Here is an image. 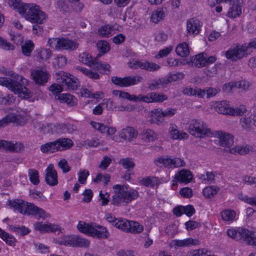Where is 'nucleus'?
Returning <instances> with one entry per match:
<instances>
[{
  "instance_id": "f257e3e1",
  "label": "nucleus",
  "mask_w": 256,
  "mask_h": 256,
  "mask_svg": "<svg viewBox=\"0 0 256 256\" xmlns=\"http://www.w3.org/2000/svg\"><path fill=\"white\" fill-rule=\"evenodd\" d=\"M6 74L15 80L0 77V85L8 88L22 98L28 99L32 97V93L26 87V86L28 84V80L27 79L21 76L16 74L12 71L8 72Z\"/></svg>"
},
{
  "instance_id": "f03ea898",
  "label": "nucleus",
  "mask_w": 256,
  "mask_h": 256,
  "mask_svg": "<svg viewBox=\"0 0 256 256\" xmlns=\"http://www.w3.org/2000/svg\"><path fill=\"white\" fill-rule=\"evenodd\" d=\"M112 188L114 190V194L112 197L110 203L114 206H125L138 196L137 190L128 189L125 185L115 184Z\"/></svg>"
},
{
  "instance_id": "7ed1b4c3",
  "label": "nucleus",
  "mask_w": 256,
  "mask_h": 256,
  "mask_svg": "<svg viewBox=\"0 0 256 256\" xmlns=\"http://www.w3.org/2000/svg\"><path fill=\"white\" fill-rule=\"evenodd\" d=\"M112 188L114 190V194L112 197L110 203L114 206H125L138 196L137 190L128 189L125 185L115 184Z\"/></svg>"
},
{
  "instance_id": "20e7f679",
  "label": "nucleus",
  "mask_w": 256,
  "mask_h": 256,
  "mask_svg": "<svg viewBox=\"0 0 256 256\" xmlns=\"http://www.w3.org/2000/svg\"><path fill=\"white\" fill-rule=\"evenodd\" d=\"M7 204L24 214L38 216L39 218H46L50 216L43 209L34 204L26 202L22 200H8Z\"/></svg>"
},
{
  "instance_id": "39448f33",
  "label": "nucleus",
  "mask_w": 256,
  "mask_h": 256,
  "mask_svg": "<svg viewBox=\"0 0 256 256\" xmlns=\"http://www.w3.org/2000/svg\"><path fill=\"white\" fill-rule=\"evenodd\" d=\"M77 228L80 232L94 238H107L109 236V232L106 228L96 223L88 224L80 221Z\"/></svg>"
},
{
  "instance_id": "423d86ee",
  "label": "nucleus",
  "mask_w": 256,
  "mask_h": 256,
  "mask_svg": "<svg viewBox=\"0 0 256 256\" xmlns=\"http://www.w3.org/2000/svg\"><path fill=\"white\" fill-rule=\"evenodd\" d=\"M227 234L233 239L244 240L248 244L256 246V234L248 229L242 228L228 229Z\"/></svg>"
},
{
  "instance_id": "0eeeda50",
  "label": "nucleus",
  "mask_w": 256,
  "mask_h": 256,
  "mask_svg": "<svg viewBox=\"0 0 256 256\" xmlns=\"http://www.w3.org/2000/svg\"><path fill=\"white\" fill-rule=\"evenodd\" d=\"M228 2L230 7L227 13V16L231 18H235L242 14V8L243 4L242 0H211L210 5L214 7L220 2Z\"/></svg>"
},
{
  "instance_id": "6e6552de",
  "label": "nucleus",
  "mask_w": 256,
  "mask_h": 256,
  "mask_svg": "<svg viewBox=\"0 0 256 256\" xmlns=\"http://www.w3.org/2000/svg\"><path fill=\"white\" fill-rule=\"evenodd\" d=\"M49 46L56 50H76L79 44L76 42L64 38H52L48 40Z\"/></svg>"
},
{
  "instance_id": "1a4fd4ad",
  "label": "nucleus",
  "mask_w": 256,
  "mask_h": 256,
  "mask_svg": "<svg viewBox=\"0 0 256 256\" xmlns=\"http://www.w3.org/2000/svg\"><path fill=\"white\" fill-rule=\"evenodd\" d=\"M188 132L192 136L200 138L208 136L211 133L210 130L204 122L196 120H191Z\"/></svg>"
},
{
  "instance_id": "9d476101",
  "label": "nucleus",
  "mask_w": 256,
  "mask_h": 256,
  "mask_svg": "<svg viewBox=\"0 0 256 256\" xmlns=\"http://www.w3.org/2000/svg\"><path fill=\"white\" fill-rule=\"evenodd\" d=\"M248 46L246 44H236L231 46L225 52L226 58L233 62H236L248 55Z\"/></svg>"
},
{
  "instance_id": "9b49d317",
  "label": "nucleus",
  "mask_w": 256,
  "mask_h": 256,
  "mask_svg": "<svg viewBox=\"0 0 256 256\" xmlns=\"http://www.w3.org/2000/svg\"><path fill=\"white\" fill-rule=\"evenodd\" d=\"M58 243L61 245L66 246L82 248H88L90 244L88 240L76 235L66 236L60 240Z\"/></svg>"
},
{
  "instance_id": "f8f14e48",
  "label": "nucleus",
  "mask_w": 256,
  "mask_h": 256,
  "mask_svg": "<svg viewBox=\"0 0 256 256\" xmlns=\"http://www.w3.org/2000/svg\"><path fill=\"white\" fill-rule=\"evenodd\" d=\"M143 78L142 76L136 75L132 76H126L122 78L117 76L112 78V82L116 85L121 87H128L136 85L142 82Z\"/></svg>"
},
{
  "instance_id": "ddd939ff",
  "label": "nucleus",
  "mask_w": 256,
  "mask_h": 256,
  "mask_svg": "<svg viewBox=\"0 0 256 256\" xmlns=\"http://www.w3.org/2000/svg\"><path fill=\"white\" fill-rule=\"evenodd\" d=\"M58 74L60 78V82L65 85L69 90H75L78 88V81L77 78L70 74L68 76L64 72H59Z\"/></svg>"
},
{
  "instance_id": "4468645a",
  "label": "nucleus",
  "mask_w": 256,
  "mask_h": 256,
  "mask_svg": "<svg viewBox=\"0 0 256 256\" xmlns=\"http://www.w3.org/2000/svg\"><path fill=\"white\" fill-rule=\"evenodd\" d=\"M31 76L36 84L42 86L46 83L50 78V74L47 70L42 68L32 70L31 72Z\"/></svg>"
},
{
  "instance_id": "2eb2a0df",
  "label": "nucleus",
  "mask_w": 256,
  "mask_h": 256,
  "mask_svg": "<svg viewBox=\"0 0 256 256\" xmlns=\"http://www.w3.org/2000/svg\"><path fill=\"white\" fill-rule=\"evenodd\" d=\"M215 136L219 138L220 145L222 146L225 147L224 150L232 148L231 146L234 143V137L230 134L226 133L222 131H216Z\"/></svg>"
},
{
  "instance_id": "dca6fc26",
  "label": "nucleus",
  "mask_w": 256,
  "mask_h": 256,
  "mask_svg": "<svg viewBox=\"0 0 256 256\" xmlns=\"http://www.w3.org/2000/svg\"><path fill=\"white\" fill-rule=\"evenodd\" d=\"M240 124L244 130L250 131L252 126H256V114H251L242 117L240 119Z\"/></svg>"
},
{
  "instance_id": "f3484780",
  "label": "nucleus",
  "mask_w": 256,
  "mask_h": 256,
  "mask_svg": "<svg viewBox=\"0 0 256 256\" xmlns=\"http://www.w3.org/2000/svg\"><path fill=\"white\" fill-rule=\"evenodd\" d=\"M45 180L50 186H54L58 184L57 172L52 164H49L46 170Z\"/></svg>"
},
{
  "instance_id": "a211bd4d",
  "label": "nucleus",
  "mask_w": 256,
  "mask_h": 256,
  "mask_svg": "<svg viewBox=\"0 0 256 256\" xmlns=\"http://www.w3.org/2000/svg\"><path fill=\"white\" fill-rule=\"evenodd\" d=\"M202 27V23L200 20L196 18H191L188 20L186 24V31L188 34H198Z\"/></svg>"
},
{
  "instance_id": "6ab92c4d",
  "label": "nucleus",
  "mask_w": 256,
  "mask_h": 256,
  "mask_svg": "<svg viewBox=\"0 0 256 256\" xmlns=\"http://www.w3.org/2000/svg\"><path fill=\"white\" fill-rule=\"evenodd\" d=\"M40 6L36 4H26L22 12L21 15L26 20L31 22L34 18V14L38 12V10Z\"/></svg>"
},
{
  "instance_id": "aec40b11",
  "label": "nucleus",
  "mask_w": 256,
  "mask_h": 256,
  "mask_svg": "<svg viewBox=\"0 0 256 256\" xmlns=\"http://www.w3.org/2000/svg\"><path fill=\"white\" fill-rule=\"evenodd\" d=\"M40 6L36 4H26L22 12L21 15L26 20L31 22L34 18V14L38 12V10Z\"/></svg>"
},
{
  "instance_id": "412c9836",
  "label": "nucleus",
  "mask_w": 256,
  "mask_h": 256,
  "mask_svg": "<svg viewBox=\"0 0 256 256\" xmlns=\"http://www.w3.org/2000/svg\"><path fill=\"white\" fill-rule=\"evenodd\" d=\"M148 117L150 124L160 125L164 122L162 110L160 108L152 110L148 112Z\"/></svg>"
},
{
  "instance_id": "4be33fe9",
  "label": "nucleus",
  "mask_w": 256,
  "mask_h": 256,
  "mask_svg": "<svg viewBox=\"0 0 256 256\" xmlns=\"http://www.w3.org/2000/svg\"><path fill=\"white\" fill-rule=\"evenodd\" d=\"M170 138L173 140H182L187 139L188 135L185 132L179 131L178 126L174 124H171L169 128Z\"/></svg>"
},
{
  "instance_id": "5701e85b",
  "label": "nucleus",
  "mask_w": 256,
  "mask_h": 256,
  "mask_svg": "<svg viewBox=\"0 0 256 256\" xmlns=\"http://www.w3.org/2000/svg\"><path fill=\"white\" fill-rule=\"evenodd\" d=\"M174 178L180 183L188 184L192 178V174L190 170L182 169L175 174Z\"/></svg>"
},
{
  "instance_id": "b1692460",
  "label": "nucleus",
  "mask_w": 256,
  "mask_h": 256,
  "mask_svg": "<svg viewBox=\"0 0 256 256\" xmlns=\"http://www.w3.org/2000/svg\"><path fill=\"white\" fill-rule=\"evenodd\" d=\"M56 100L62 103H66L69 106H74L77 105L76 98L69 94H61L56 96Z\"/></svg>"
},
{
  "instance_id": "393cba45",
  "label": "nucleus",
  "mask_w": 256,
  "mask_h": 256,
  "mask_svg": "<svg viewBox=\"0 0 256 256\" xmlns=\"http://www.w3.org/2000/svg\"><path fill=\"white\" fill-rule=\"evenodd\" d=\"M197 244V240L190 238L184 240H174L172 241L170 244L174 248H178L180 247H186L196 245Z\"/></svg>"
},
{
  "instance_id": "a878e982",
  "label": "nucleus",
  "mask_w": 256,
  "mask_h": 256,
  "mask_svg": "<svg viewBox=\"0 0 256 256\" xmlns=\"http://www.w3.org/2000/svg\"><path fill=\"white\" fill-rule=\"evenodd\" d=\"M137 135V131L133 128L130 126L124 128L120 132V136L121 138L129 141H131L134 138H136Z\"/></svg>"
},
{
  "instance_id": "bb28decb",
  "label": "nucleus",
  "mask_w": 256,
  "mask_h": 256,
  "mask_svg": "<svg viewBox=\"0 0 256 256\" xmlns=\"http://www.w3.org/2000/svg\"><path fill=\"white\" fill-rule=\"evenodd\" d=\"M58 151L70 149L73 145L72 141L68 138H60L55 140Z\"/></svg>"
},
{
  "instance_id": "cd10ccee",
  "label": "nucleus",
  "mask_w": 256,
  "mask_h": 256,
  "mask_svg": "<svg viewBox=\"0 0 256 256\" xmlns=\"http://www.w3.org/2000/svg\"><path fill=\"white\" fill-rule=\"evenodd\" d=\"M227 152H228L232 154H240L241 155L246 154L249 152H252L253 148L250 145L246 146H236L229 150H226Z\"/></svg>"
},
{
  "instance_id": "c85d7f7f",
  "label": "nucleus",
  "mask_w": 256,
  "mask_h": 256,
  "mask_svg": "<svg viewBox=\"0 0 256 256\" xmlns=\"http://www.w3.org/2000/svg\"><path fill=\"white\" fill-rule=\"evenodd\" d=\"M216 110L219 114L229 115L230 106L229 102L227 100H222L216 102L214 106Z\"/></svg>"
},
{
  "instance_id": "c756f323",
  "label": "nucleus",
  "mask_w": 256,
  "mask_h": 256,
  "mask_svg": "<svg viewBox=\"0 0 256 256\" xmlns=\"http://www.w3.org/2000/svg\"><path fill=\"white\" fill-rule=\"evenodd\" d=\"M138 182L142 186L150 188L158 186L160 183L158 178L156 176L142 178L139 179Z\"/></svg>"
},
{
  "instance_id": "7c9ffc66",
  "label": "nucleus",
  "mask_w": 256,
  "mask_h": 256,
  "mask_svg": "<svg viewBox=\"0 0 256 256\" xmlns=\"http://www.w3.org/2000/svg\"><path fill=\"white\" fill-rule=\"evenodd\" d=\"M168 84L166 78H162L151 80L148 84V88L150 90L158 89Z\"/></svg>"
},
{
  "instance_id": "2f4dec72",
  "label": "nucleus",
  "mask_w": 256,
  "mask_h": 256,
  "mask_svg": "<svg viewBox=\"0 0 256 256\" xmlns=\"http://www.w3.org/2000/svg\"><path fill=\"white\" fill-rule=\"evenodd\" d=\"M182 92L184 94L198 96L199 98H203L205 96V92L202 90L196 87L195 88L186 87L182 90Z\"/></svg>"
},
{
  "instance_id": "473e14b6",
  "label": "nucleus",
  "mask_w": 256,
  "mask_h": 256,
  "mask_svg": "<svg viewBox=\"0 0 256 256\" xmlns=\"http://www.w3.org/2000/svg\"><path fill=\"white\" fill-rule=\"evenodd\" d=\"M130 221L126 219L119 218L114 224V226L122 231L128 232L130 226Z\"/></svg>"
},
{
  "instance_id": "72a5a7b5",
  "label": "nucleus",
  "mask_w": 256,
  "mask_h": 256,
  "mask_svg": "<svg viewBox=\"0 0 256 256\" xmlns=\"http://www.w3.org/2000/svg\"><path fill=\"white\" fill-rule=\"evenodd\" d=\"M176 52L178 56L181 57H186L188 56L190 50L187 43L183 42L178 44L176 48Z\"/></svg>"
},
{
  "instance_id": "f704fd0d",
  "label": "nucleus",
  "mask_w": 256,
  "mask_h": 256,
  "mask_svg": "<svg viewBox=\"0 0 256 256\" xmlns=\"http://www.w3.org/2000/svg\"><path fill=\"white\" fill-rule=\"evenodd\" d=\"M34 18H33L30 22L37 24H42L44 23L47 19L46 14L43 12L40 6L38 10V12H36L34 16Z\"/></svg>"
},
{
  "instance_id": "c9c22d12",
  "label": "nucleus",
  "mask_w": 256,
  "mask_h": 256,
  "mask_svg": "<svg viewBox=\"0 0 256 256\" xmlns=\"http://www.w3.org/2000/svg\"><path fill=\"white\" fill-rule=\"evenodd\" d=\"M34 229L40 232H54L55 226L52 224H44L40 222H36L34 224Z\"/></svg>"
},
{
  "instance_id": "e433bc0d",
  "label": "nucleus",
  "mask_w": 256,
  "mask_h": 256,
  "mask_svg": "<svg viewBox=\"0 0 256 256\" xmlns=\"http://www.w3.org/2000/svg\"><path fill=\"white\" fill-rule=\"evenodd\" d=\"M165 16V12L162 8H157L152 14L150 20L155 24H158L162 20Z\"/></svg>"
},
{
  "instance_id": "4c0bfd02",
  "label": "nucleus",
  "mask_w": 256,
  "mask_h": 256,
  "mask_svg": "<svg viewBox=\"0 0 256 256\" xmlns=\"http://www.w3.org/2000/svg\"><path fill=\"white\" fill-rule=\"evenodd\" d=\"M156 132L150 129L144 130L142 132V138L147 142H153L157 138Z\"/></svg>"
},
{
  "instance_id": "58836bf2",
  "label": "nucleus",
  "mask_w": 256,
  "mask_h": 256,
  "mask_svg": "<svg viewBox=\"0 0 256 256\" xmlns=\"http://www.w3.org/2000/svg\"><path fill=\"white\" fill-rule=\"evenodd\" d=\"M0 238L4 240L6 244L11 246H15L16 238L12 235L2 230L0 228Z\"/></svg>"
},
{
  "instance_id": "ea45409f",
  "label": "nucleus",
  "mask_w": 256,
  "mask_h": 256,
  "mask_svg": "<svg viewBox=\"0 0 256 256\" xmlns=\"http://www.w3.org/2000/svg\"><path fill=\"white\" fill-rule=\"evenodd\" d=\"M221 216L224 221L232 222L236 219V212L230 209L226 210L221 212Z\"/></svg>"
},
{
  "instance_id": "a19ab883",
  "label": "nucleus",
  "mask_w": 256,
  "mask_h": 256,
  "mask_svg": "<svg viewBox=\"0 0 256 256\" xmlns=\"http://www.w3.org/2000/svg\"><path fill=\"white\" fill-rule=\"evenodd\" d=\"M229 115L232 116H242L247 112L246 108L244 105L240 104L235 108L230 107Z\"/></svg>"
},
{
  "instance_id": "79ce46f5",
  "label": "nucleus",
  "mask_w": 256,
  "mask_h": 256,
  "mask_svg": "<svg viewBox=\"0 0 256 256\" xmlns=\"http://www.w3.org/2000/svg\"><path fill=\"white\" fill-rule=\"evenodd\" d=\"M76 70L80 72L82 74L90 78L96 80L100 78V75L97 72H93L92 70L87 69L86 68H82L80 66H76Z\"/></svg>"
},
{
  "instance_id": "37998d69",
  "label": "nucleus",
  "mask_w": 256,
  "mask_h": 256,
  "mask_svg": "<svg viewBox=\"0 0 256 256\" xmlns=\"http://www.w3.org/2000/svg\"><path fill=\"white\" fill-rule=\"evenodd\" d=\"M40 149L43 153H54L58 152L55 141L42 145Z\"/></svg>"
},
{
  "instance_id": "c03bdc74",
  "label": "nucleus",
  "mask_w": 256,
  "mask_h": 256,
  "mask_svg": "<svg viewBox=\"0 0 256 256\" xmlns=\"http://www.w3.org/2000/svg\"><path fill=\"white\" fill-rule=\"evenodd\" d=\"M114 30V26L106 25L99 28L98 33L102 37H109L112 34Z\"/></svg>"
},
{
  "instance_id": "a18cd8bd",
  "label": "nucleus",
  "mask_w": 256,
  "mask_h": 256,
  "mask_svg": "<svg viewBox=\"0 0 256 256\" xmlns=\"http://www.w3.org/2000/svg\"><path fill=\"white\" fill-rule=\"evenodd\" d=\"M79 61L92 68L94 64V58L87 52H83L80 54Z\"/></svg>"
},
{
  "instance_id": "49530a36",
  "label": "nucleus",
  "mask_w": 256,
  "mask_h": 256,
  "mask_svg": "<svg viewBox=\"0 0 256 256\" xmlns=\"http://www.w3.org/2000/svg\"><path fill=\"white\" fill-rule=\"evenodd\" d=\"M8 4L10 6L13 8L14 9H17L21 14L26 4H24L20 0H8Z\"/></svg>"
},
{
  "instance_id": "de8ad7c7",
  "label": "nucleus",
  "mask_w": 256,
  "mask_h": 256,
  "mask_svg": "<svg viewBox=\"0 0 256 256\" xmlns=\"http://www.w3.org/2000/svg\"><path fill=\"white\" fill-rule=\"evenodd\" d=\"M220 188L215 186H210L205 188L203 189L202 193L206 198H210L216 195Z\"/></svg>"
},
{
  "instance_id": "09e8293b",
  "label": "nucleus",
  "mask_w": 256,
  "mask_h": 256,
  "mask_svg": "<svg viewBox=\"0 0 256 256\" xmlns=\"http://www.w3.org/2000/svg\"><path fill=\"white\" fill-rule=\"evenodd\" d=\"M8 228L10 230L16 232L21 236L26 235L30 232L29 229L24 226L10 225Z\"/></svg>"
},
{
  "instance_id": "8fccbe9b",
  "label": "nucleus",
  "mask_w": 256,
  "mask_h": 256,
  "mask_svg": "<svg viewBox=\"0 0 256 256\" xmlns=\"http://www.w3.org/2000/svg\"><path fill=\"white\" fill-rule=\"evenodd\" d=\"M92 68L98 70H109L110 66L107 63H102L98 60V58H94V64Z\"/></svg>"
},
{
  "instance_id": "3c124183",
  "label": "nucleus",
  "mask_w": 256,
  "mask_h": 256,
  "mask_svg": "<svg viewBox=\"0 0 256 256\" xmlns=\"http://www.w3.org/2000/svg\"><path fill=\"white\" fill-rule=\"evenodd\" d=\"M193 64L198 68H200L206 66V57L204 54L202 53L196 55L192 61Z\"/></svg>"
},
{
  "instance_id": "603ef678",
  "label": "nucleus",
  "mask_w": 256,
  "mask_h": 256,
  "mask_svg": "<svg viewBox=\"0 0 256 256\" xmlns=\"http://www.w3.org/2000/svg\"><path fill=\"white\" fill-rule=\"evenodd\" d=\"M10 122L16 123L18 125L23 126L26 122L25 118L20 114H10Z\"/></svg>"
},
{
  "instance_id": "864d4df0",
  "label": "nucleus",
  "mask_w": 256,
  "mask_h": 256,
  "mask_svg": "<svg viewBox=\"0 0 256 256\" xmlns=\"http://www.w3.org/2000/svg\"><path fill=\"white\" fill-rule=\"evenodd\" d=\"M28 176L30 182L34 185H37L40 182L38 172L35 169H29Z\"/></svg>"
},
{
  "instance_id": "5fc2aeb1",
  "label": "nucleus",
  "mask_w": 256,
  "mask_h": 256,
  "mask_svg": "<svg viewBox=\"0 0 256 256\" xmlns=\"http://www.w3.org/2000/svg\"><path fill=\"white\" fill-rule=\"evenodd\" d=\"M130 226L128 232L132 234H139L144 230V226L138 222L130 221Z\"/></svg>"
},
{
  "instance_id": "6e6d98bb",
  "label": "nucleus",
  "mask_w": 256,
  "mask_h": 256,
  "mask_svg": "<svg viewBox=\"0 0 256 256\" xmlns=\"http://www.w3.org/2000/svg\"><path fill=\"white\" fill-rule=\"evenodd\" d=\"M14 101L15 98L12 94H8L4 96L0 92V104L10 105Z\"/></svg>"
},
{
  "instance_id": "4d7b16f0",
  "label": "nucleus",
  "mask_w": 256,
  "mask_h": 256,
  "mask_svg": "<svg viewBox=\"0 0 256 256\" xmlns=\"http://www.w3.org/2000/svg\"><path fill=\"white\" fill-rule=\"evenodd\" d=\"M34 48V44L31 41L26 42L22 46V54L26 56H29Z\"/></svg>"
},
{
  "instance_id": "13d9d810",
  "label": "nucleus",
  "mask_w": 256,
  "mask_h": 256,
  "mask_svg": "<svg viewBox=\"0 0 256 256\" xmlns=\"http://www.w3.org/2000/svg\"><path fill=\"white\" fill-rule=\"evenodd\" d=\"M128 64L131 68L137 69L140 68L146 70V60H136L133 62L128 63Z\"/></svg>"
},
{
  "instance_id": "bf43d9fd",
  "label": "nucleus",
  "mask_w": 256,
  "mask_h": 256,
  "mask_svg": "<svg viewBox=\"0 0 256 256\" xmlns=\"http://www.w3.org/2000/svg\"><path fill=\"white\" fill-rule=\"evenodd\" d=\"M120 164L123 168L128 170H132L135 166V164L130 158H123L120 161Z\"/></svg>"
},
{
  "instance_id": "052dcab7",
  "label": "nucleus",
  "mask_w": 256,
  "mask_h": 256,
  "mask_svg": "<svg viewBox=\"0 0 256 256\" xmlns=\"http://www.w3.org/2000/svg\"><path fill=\"white\" fill-rule=\"evenodd\" d=\"M142 102L146 103L153 102L152 92L148 93L146 95L139 94L136 96V102Z\"/></svg>"
},
{
  "instance_id": "680f3d73",
  "label": "nucleus",
  "mask_w": 256,
  "mask_h": 256,
  "mask_svg": "<svg viewBox=\"0 0 256 256\" xmlns=\"http://www.w3.org/2000/svg\"><path fill=\"white\" fill-rule=\"evenodd\" d=\"M110 176L109 174H105L103 176L101 174H98L96 175V178L93 181L96 183H98L100 182H102L104 185H106L110 181Z\"/></svg>"
},
{
  "instance_id": "e2e57ef3",
  "label": "nucleus",
  "mask_w": 256,
  "mask_h": 256,
  "mask_svg": "<svg viewBox=\"0 0 256 256\" xmlns=\"http://www.w3.org/2000/svg\"><path fill=\"white\" fill-rule=\"evenodd\" d=\"M97 48L100 52L105 54L108 52L110 48L108 42L105 40H100L97 43Z\"/></svg>"
},
{
  "instance_id": "0e129e2a",
  "label": "nucleus",
  "mask_w": 256,
  "mask_h": 256,
  "mask_svg": "<svg viewBox=\"0 0 256 256\" xmlns=\"http://www.w3.org/2000/svg\"><path fill=\"white\" fill-rule=\"evenodd\" d=\"M14 46L6 40L0 36V48L5 50H10L14 49Z\"/></svg>"
},
{
  "instance_id": "69168bd1",
  "label": "nucleus",
  "mask_w": 256,
  "mask_h": 256,
  "mask_svg": "<svg viewBox=\"0 0 256 256\" xmlns=\"http://www.w3.org/2000/svg\"><path fill=\"white\" fill-rule=\"evenodd\" d=\"M153 102H162L168 100V96L164 94L152 92Z\"/></svg>"
},
{
  "instance_id": "338daca9",
  "label": "nucleus",
  "mask_w": 256,
  "mask_h": 256,
  "mask_svg": "<svg viewBox=\"0 0 256 256\" xmlns=\"http://www.w3.org/2000/svg\"><path fill=\"white\" fill-rule=\"evenodd\" d=\"M172 50L173 46H172L166 47L160 50L158 52V53L156 55L155 58H160L166 57L171 52Z\"/></svg>"
},
{
  "instance_id": "774afa93",
  "label": "nucleus",
  "mask_w": 256,
  "mask_h": 256,
  "mask_svg": "<svg viewBox=\"0 0 256 256\" xmlns=\"http://www.w3.org/2000/svg\"><path fill=\"white\" fill-rule=\"evenodd\" d=\"M158 162L160 164H162L164 166L168 168H173L172 158L170 157L166 156V158H159Z\"/></svg>"
}]
</instances>
